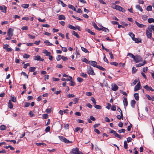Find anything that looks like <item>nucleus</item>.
<instances>
[{
    "instance_id": "de8ad7c7",
    "label": "nucleus",
    "mask_w": 154,
    "mask_h": 154,
    "mask_svg": "<svg viewBox=\"0 0 154 154\" xmlns=\"http://www.w3.org/2000/svg\"><path fill=\"white\" fill-rule=\"evenodd\" d=\"M82 61L85 63H86L89 64V61H88V60L86 58H84L82 59Z\"/></svg>"
},
{
    "instance_id": "6e6552de",
    "label": "nucleus",
    "mask_w": 154,
    "mask_h": 154,
    "mask_svg": "<svg viewBox=\"0 0 154 154\" xmlns=\"http://www.w3.org/2000/svg\"><path fill=\"white\" fill-rule=\"evenodd\" d=\"M89 64L91 65L92 66L97 67L98 66H97V63L94 61H89Z\"/></svg>"
},
{
    "instance_id": "412c9836",
    "label": "nucleus",
    "mask_w": 154,
    "mask_h": 154,
    "mask_svg": "<svg viewBox=\"0 0 154 154\" xmlns=\"http://www.w3.org/2000/svg\"><path fill=\"white\" fill-rule=\"evenodd\" d=\"M72 78L70 76H69L68 79H65L64 78H62V80L63 81H70L71 79H72Z\"/></svg>"
},
{
    "instance_id": "5701e85b",
    "label": "nucleus",
    "mask_w": 154,
    "mask_h": 154,
    "mask_svg": "<svg viewBox=\"0 0 154 154\" xmlns=\"http://www.w3.org/2000/svg\"><path fill=\"white\" fill-rule=\"evenodd\" d=\"M136 104V101L134 100H132L131 102V105L133 108H134Z\"/></svg>"
},
{
    "instance_id": "20e7f679",
    "label": "nucleus",
    "mask_w": 154,
    "mask_h": 154,
    "mask_svg": "<svg viewBox=\"0 0 154 154\" xmlns=\"http://www.w3.org/2000/svg\"><path fill=\"white\" fill-rule=\"evenodd\" d=\"M115 8L117 10L122 11L123 13L125 12V10L123 8L119 5H116Z\"/></svg>"
},
{
    "instance_id": "cd10ccee",
    "label": "nucleus",
    "mask_w": 154,
    "mask_h": 154,
    "mask_svg": "<svg viewBox=\"0 0 154 154\" xmlns=\"http://www.w3.org/2000/svg\"><path fill=\"white\" fill-rule=\"evenodd\" d=\"M134 97L135 99L137 100H139V96L138 93H135L134 94Z\"/></svg>"
},
{
    "instance_id": "37998d69",
    "label": "nucleus",
    "mask_w": 154,
    "mask_h": 154,
    "mask_svg": "<svg viewBox=\"0 0 154 154\" xmlns=\"http://www.w3.org/2000/svg\"><path fill=\"white\" fill-rule=\"evenodd\" d=\"M35 144H36V145L38 146H40L41 145H42L43 146L46 145V144H45V143H36Z\"/></svg>"
},
{
    "instance_id": "09e8293b",
    "label": "nucleus",
    "mask_w": 154,
    "mask_h": 154,
    "mask_svg": "<svg viewBox=\"0 0 154 154\" xmlns=\"http://www.w3.org/2000/svg\"><path fill=\"white\" fill-rule=\"evenodd\" d=\"M152 7L151 5H149L146 8V10L147 11H151L152 10Z\"/></svg>"
},
{
    "instance_id": "c85d7f7f",
    "label": "nucleus",
    "mask_w": 154,
    "mask_h": 154,
    "mask_svg": "<svg viewBox=\"0 0 154 154\" xmlns=\"http://www.w3.org/2000/svg\"><path fill=\"white\" fill-rule=\"evenodd\" d=\"M59 139L62 141L64 142L66 138L63 136H60L58 137Z\"/></svg>"
},
{
    "instance_id": "6e6d98bb",
    "label": "nucleus",
    "mask_w": 154,
    "mask_h": 154,
    "mask_svg": "<svg viewBox=\"0 0 154 154\" xmlns=\"http://www.w3.org/2000/svg\"><path fill=\"white\" fill-rule=\"evenodd\" d=\"M29 114L31 117H34L35 116L34 114L31 111L29 112Z\"/></svg>"
},
{
    "instance_id": "603ef678",
    "label": "nucleus",
    "mask_w": 154,
    "mask_h": 154,
    "mask_svg": "<svg viewBox=\"0 0 154 154\" xmlns=\"http://www.w3.org/2000/svg\"><path fill=\"white\" fill-rule=\"evenodd\" d=\"M59 1L60 2L61 5L63 7H65L66 6V5L61 0H59Z\"/></svg>"
},
{
    "instance_id": "ddd939ff",
    "label": "nucleus",
    "mask_w": 154,
    "mask_h": 154,
    "mask_svg": "<svg viewBox=\"0 0 154 154\" xmlns=\"http://www.w3.org/2000/svg\"><path fill=\"white\" fill-rule=\"evenodd\" d=\"M132 39L133 41H134L136 43H138L141 42V40L140 38H137L134 37L133 38H132Z\"/></svg>"
},
{
    "instance_id": "69168bd1",
    "label": "nucleus",
    "mask_w": 154,
    "mask_h": 154,
    "mask_svg": "<svg viewBox=\"0 0 154 154\" xmlns=\"http://www.w3.org/2000/svg\"><path fill=\"white\" fill-rule=\"evenodd\" d=\"M50 127L49 126H48L45 129V131L46 132H49L50 131Z\"/></svg>"
},
{
    "instance_id": "dca6fc26",
    "label": "nucleus",
    "mask_w": 154,
    "mask_h": 154,
    "mask_svg": "<svg viewBox=\"0 0 154 154\" xmlns=\"http://www.w3.org/2000/svg\"><path fill=\"white\" fill-rule=\"evenodd\" d=\"M123 102L124 106H127L128 105V102L127 99L126 97H123Z\"/></svg>"
},
{
    "instance_id": "2f4dec72",
    "label": "nucleus",
    "mask_w": 154,
    "mask_h": 154,
    "mask_svg": "<svg viewBox=\"0 0 154 154\" xmlns=\"http://www.w3.org/2000/svg\"><path fill=\"white\" fill-rule=\"evenodd\" d=\"M136 8L137 9L139 10L141 12L143 11V9L142 8L138 5H136Z\"/></svg>"
},
{
    "instance_id": "13d9d810",
    "label": "nucleus",
    "mask_w": 154,
    "mask_h": 154,
    "mask_svg": "<svg viewBox=\"0 0 154 154\" xmlns=\"http://www.w3.org/2000/svg\"><path fill=\"white\" fill-rule=\"evenodd\" d=\"M128 35L131 37L132 39L134 37L135 35L132 32H129Z\"/></svg>"
},
{
    "instance_id": "052dcab7",
    "label": "nucleus",
    "mask_w": 154,
    "mask_h": 154,
    "mask_svg": "<svg viewBox=\"0 0 154 154\" xmlns=\"http://www.w3.org/2000/svg\"><path fill=\"white\" fill-rule=\"evenodd\" d=\"M103 59L104 61L105 62H106L107 63H109L108 61V60L106 58V55L104 54V57H103Z\"/></svg>"
},
{
    "instance_id": "393cba45",
    "label": "nucleus",
    "mask_w": 154,
    "mask_h": 154,
    "mask_svg": "<svg viewBox=\"0 0 154 154\" xmlns=\"http://www.w3.org/2000/svg\"><path fill=\"white\" fill-rule=\"evenodd\" d=\"M58 19L59 20H65L66 17L63 15H59L58 17Z\"/></svg>"
},
{
    "instance_id": "e433bc0d",
    "label": "nucleus",
    "mask_w": 154,
    "mask_h": 154,
    "mask_svg": "<svg viewBox=\"0 0 154 154\" xmlns=\"http://www.w3.org/2000/svg\"><path fill=\"white\" fill-rule=\"evenodd\" d=\"M21 6L24 8H27L29 7V4H23Z\"/></svg>"
},
{
    "instance_id": "39448f33",
    "label": "nucleus",
    "mask_w": 154,
    "mask_h": 154,
    "mask_svg": "<svg viewBox=\"0 0 154 154\" xmlns=\"http://www.w3.org/2000/svg\"><path fill=\"white\" fill-rule=\"evenodd\" d=\"M142 58L141 57L139 56H136V57L135 56V58L134 59V61L136 63H137L140 62L142 61Z\"/></svg>"
},
{
    "instance_id": "6ab92c4d",
    "label": "nucleus",
    "mask_w": 154,
    "mask_h": 154,
    "mask_svg": "<svg viewBox=\"0 0 154 154\" xmlns=\"http://www.w3.org/2000/svg\"><path fill=\"white\" fill-rule=\"evenodd\" d=\"M143 88L147 91H149L150 90L152 91V89L151 87L148 86L147 85L146 86H143Z\"/></svg>"
},
{
    "instance_id": "4be33fe9",
    "label": "nucleus",
    "mask_w": 154,
    "mask_h": 154,
    "mask_svg": "<svg viewBox=\"0 0 154 154\" xmlns=\"http://www.w3.org/2000/svg\"><path fill=\"white\" fill-rule=\"evenodd\" d=\"M72 34L76 36L77 38H79L80 36L79 35V34L75 32L74 31H73L72 32Z\"/></svg>"
},
{
    "instance_id": "f03ea898",
    "label": "nucleus",
    "mask_w": 154,
    "mask_h": 154,
    "mask_svg": "<svg viewBox=\"0 0 154 154\" xmlns=\"http://www.w3.org/2000/svg\"><path fill=\"white\" fill-rule=\"evenodd\" d=\"M152 29H146V35L147 37L149 38L152 37ZM154 32V29H153Z\"/></svg>"
},
{
    "instance_id": "7c9ffc66",
    "label": "nucleus",
    "mask_w": 154,
    "mask_h": 154,
    "mask_svg": "<svg viewBox=\"0 0 154 154\" xmlns=\"http://www.w3.org/2000/svg\"><path fill=\"white\" fill-rule=\"evenodd\" d=\"M68 7L69 8L73 10L76 11V9L75 8L73 5H68Z\"/></svg>"
},
{
    "instance_id": "c756f323",
    "label": "nucleus",
    "mask_w": 154,
    "mask_h": 154,
    "mask_svg": "<svg viewBox=\"0 0 154 154\" xmlns=\"http://www.w3.org/2000/svg\"><path fill=\"white\" fill-rule=\"evenodd\" d=\"M44 43L46 45H53V44L50 43L48 40H46L44 41Z\"/></svg>"
},
{
    "instance_id": "79ce46f5",
    "label": "nucleus",
    "mask_w": 154,
    "mask_h": 154,
    "mask_svg": "<svg viewBox=\"0 0 154 154\" xmlns=\"http://www.w3.org/2000/svg\"><path fill=\"white\" fill-rule=\"evenodd\" d=\"M94 107L95 108L97 109H101V106H100L97 105L96 104L94 105Z\"/></svg>"
},
{
    "instance_id": "0eeeda50",
    "label": "nucleus",
    "mask_w": 154,
    "mask_h": 154,
    "mask_svg": "<svg viewBox=\"0 0 154 154\" xmlns=\"http://www.w3.org/2000/svg\"><path fill=\"white\" fill-rule=\"evenodd\" d=\"M141 86L140 85V82H138L137 85L135 86L134 88V91H136L141 88Z\"/></svg>"
},
{
    "instance_id": "b1692460",
    "label": "nucleus",
    "mask_w": 154,
    "mask_h": 154,
    "mask_svg": "<svg viewBox=\"0 0 154 154\" xmlns=\"http://www.w3.org/2000/svg\"><path fill=\"white\" fill-rule=\"evenodd\" d=\"M8 107L11 109L13 108V104L10 100H9V101L8 103Z\"/></svg>"
},
{
    "instance_id": "5fc2aeb1",
    "label": "nucleus",
    "mask_w": 154,
    "mask_h": 154,
    "mask_svg": "<svg viewBox=\"0 0 154 154\" xmlns=\"http://www.w3.org/2000/svg\"><path fill=\"white\" fill-rule=\"evenodd\" d=\"M93 94L92 92H87L85 93V95L87 96H91Z\"/></svg>"
},
{
    "instance_id": "3c124183",
    "label": "nucleus",
    "mask_w": 154,
    "mask_h": 154,
    "mask_svg": "<svg viewBox=\"0 0 154 154\" xmlns=\"http://www.w3.org/2000/svg\"><path fill=\"white\" fill-rule=\"evenodd\" d=\"M91 100L92 101L94 105H95L96 103V101L94 97H91Z\"/></svg>"
},
{
    "instance_id": "f704fd0d",
    "label": "nucleus",
    "mask_w": 154,
    "mask_h": 154,
    "mask_svg": "<svg viewBox=\"0 0 154 154\" xmlns=\"http://www.w3.org/2000/svg\"><path fill=\"white\" fill-rule=\"evenodd\" d=\"M81 48L82 50L85 52V53H87L89 52V51H88V50L86 48L82 47H81Z\"/></svg>"
},
{
    "instance_id": "a878e982",
    "label": "nucleus",
    "mask_w": 154,
    "mask_h": 154,
    "mask_svg": "<svg viewBox=\"0 0 154 154\" xmlns=\"http://www.w3.org/2000/svg\"><path fill=\"white\" fill-rule=\"evenodd\" d=\"M135 23L136 25L140 28H143L144 26V25H143L142 24H140L136 21H135Z\"/></svg>"
},
{
    "instance_id": "4c0bfd02",
    "label": "nucleus",
    "mask_w": 154,
    "mask_h": 154,
    "mask_svg": "<svg viewBox=\"0 0 154 154\" xmlns=\"http://www.w3.org/2000/svg\"><path fill=\"white\" fill-rule=\"evenodd\" d=\"M127 56H129L130 57L134 59L135 58V56L133 54L129 53L127 54Z\"/></svg>"
},
{
    "instance_id": "f3484780",
    "label": "nucleus",
    "mask_w": 154,
    "mask_h": 154,
    "mask_svg": "<svg viewBox=\"0 0 154 154\" xmlns=\"http://www.w3.org/2000/svg\"><path fill=\"white\" fill-rule=\"evenodd\" d=\"M146 63V61H144L143 63H140L138 64H136V66L137 67H140L142 66H143Z\"/></svg>"
},
{
    "instance_id": "8fccbe9b",
    "label": "nucleus",
    "mask_w": 154,
    "mask_h": 154,
    "mask_svg": "<svg viewBox=\"0 0 154 154\" xmlns=\"http://www.w3.org/2000/svg\"><path fill=\"white\" fill-rule=\"evenodd\" d=\"M81 75L85 78H87L88 77L87 75L84 72L82 73L81 74Z\"/></svg>"
},
{
    "instance_id": "f257e3e1",
    "label": "nucleus",
    "mask_w": 154,
    "mask_h": 154,
    "mask_svg": "<svg viewBox=\"0 0 154 154\" xmlns=\"http://www.w3.org/2000/svg\"><path fill=\"white\" fill-rule=\"evenodd\" d=\"M87 72L88 73L89 75H95V73L93 69L91 67H90L88 68L87 69Z\"/></svg>"
},
{
    "instance_id": "c9c22d12",
    "label": "nucleus",
    "mask_w": 154,
    "mask_h": 154,
    "mask_svg": "<svg viewBox=\"0 0 154 154\" xmlns=\"http://www.w3.org/2000/svg\"><path fill=\"white\" fill-rule=\"evenodd\" d=\"M148 21L149 23H154V19L153 18H150L148 19Z\"/></svg>"
},
{
    "instance_id": "58836bf2",
    "label": "nucleus",
    "mask_w": 154,
    "mask_h": 154,
    "mask_svg": "<svg viewBox=\"0 0 154 154\" xmlns=\"http://www.w3.org/2000/svg\"><path fill=\"white\" fill-rule=\"evenodd\" d=\"M6 129V126L5 125H2L0 126V130H4Z\"/></svg>"
},
{
    "instance_id": "0e129e2a",
    "label": "nucleus",
    "mask_w": 154,
    "mask_h": 154,
    "mask_svg": "<svg viewBox=\"0 0 154 154\" xmlns=\"http://www.w3.org/2000/svg\"><path fill=\"white\" fill-rule=\"evenodd\" d=\"M77 80L79 82H82L83 81V79L81 78L78 77L77 79Z\"/></svg>"
},
{
    "instance_id": "9b49d317",
    "label": "nucleus",
    "mask_w": 154,
    "mask_h": 154,
    "mask_svg": "<svg viewBox=\"0 0 154 154\" xmlns=\"http://www.w3.org/2000/svg\"><path fill=\"white\" fill-rule=\"evenodd\" d=\"M79 151V149L78 148H73L72 149V153L73 154H77Z\"/></svg>"
},
{
    "instance_id": "a19ab883",
    "label": "nucleus",
    "mask_w": 154,
    "mask_h": 154,
    "mask_svg": "<svg viewBox=\"0 0 154 154\" xmlns=\"http://www.w3.org/2000/svg\"><path fill=\"white\" fill-rule=\"evenodd\" d=\"M65 140L64 142L66 143H72V141H69L66 138L65 139Z\"/></svg>"
},
{
    "instance_id": "680f3d73",
    "label": "nucleus",
    "mask_w": 154,
    "mask_h": 154,
    "mask_svg": "<svg viewBox=\"0 0 154 154\" xmlns=\"http://www.w3.org/2000/svg\"><path fill=\"white\" fill-rule=\"evenodd\" d=\"M30 57V56L27 54H24L23 57L24 58H28Z\"/></svg>"
},
{
    "instance_id": "1a4fd4ad",
    "label": "nucleus",
    "mask_w": 154,
    "mask_h": 154,
    "mask_svg": "<svg viewBox=\"0 0 154 154\" xmlns=\"http://www.w3.org/2000/svg\"><path fill=\"white\" fill-rule=\"evenodd\" d=\"M34 59L35 60L43 61L44 59L41 58L40 56L37 55L34 57Z\"/></svg>"
},
{
    "instance_id": "f8f14e48",
    "label": "nucleus",
    "mask_w": 154,
    "mask_h": 154,
    "mask_svg": "<svg viewBox=\"0 0 154 154\" xmlns=\"http://www.w3.org/2000/svg\"><path fill=\"white\" fill-rule=\"evenodd\" d=\"M13 29H8L7 32L8 35L9 37H11L13 35Z\"/></svg>"
},
{
    "instance_id": "774afa93",
    "label": "nucleus",
    "mask_w": 154,
    "mask_h": 154,
    "mask_svg": "<svg viewBox=\"0 0 154 154\" xmlns=\"http://www.w3.org/2000/svg\"><path fill=\"white\" fill-rule=\"evenodd\" d=\"M90 118L91 120L93 121H95L96 120L95 118L92 116H90Z\"/></svg>"
},
{
    "instance_id": "9d476101",
    "label": "nucleus",
    "mask_w": 154,
    "mask_h": 154,
    "mask_svg": "<svg viewBox=\"0 0 154 154\" xmlns=\"http://www.w3.org/2000/svg\"><path fill=\"white\" fill-rule=\"evenodd\" d=\"M92 23L93 26H94V27L95 29H107V28L104 27L102 26V27L101 28H98L96 24L94 22H92Z\"/></svg>"
},
{
    "instance_id": "338daca9",
    "label": "nucleus",
    "mask_w": 154,
    "mask_h": 154,
    "mask_svg": "<svg viewBox=\"0 0 154 154\" xmlns=\"http://www.w3.org/2000/svg\"><path fill=\"white\" fill-rule=\"evenodd\" d=\"M30 104V103L26 102L25 103L24 107H27L29 106Z\"/></svg>"
},
{
    "instance_id": "4d7b16f0",
    "label": "nucleus",
    "mask_w": 154,
    "mask_h": 154,
    "mask_svg": "<svg viewBox=\"0 0 154 154\" xmlns=\"http://www.w3.org/2000/svg\"><path fill=\"white\" fill-rule=\"evenodd\" d=\"M124 147L125 149H127L128 148V144L126 140L124 142Z\"/></svg>"
},
{
    "instance_id": "423d86ee",
    "label": "nucleus",
    "mask_w": 154,
    "mask_h": 154,
    "mask_svg": "<svg viewBox=\"0 0 154 154\" xmlns=\"http://www.w3.org/2000/svg\"><path fill=\"white\" fill-rule=\"evenodd\" d=\"M9 45H4L3 48L6 50L7 51H12V49L11 48H9Z\"/></svg>"
},
{
    "instance_id": "bf43d9fd",
    "label": "nucleus",
    "mask_w": 154,
    "mask_h": 154,
    "mask_svg": "<svg viewBox=\"0 0 154 154\" xmlns=\"http://www.w3.org/2000/svg\"><path fill=\"white\" fill-rule=\"evenodd\" d=\"M110 63L111 65H113L115 66H117L118 65V63L116 62H111Z\"/></svg>"
},
{
    "instance_id": "72a5a7b5",
    "label": "nucleus",
    "mask_w": 154,
    "mask_h": 154,
    "mask_svg": "<svg viewBox=\"0 0 154 154\" xmlns=\"http://www.w3.org/2000/svg\"><path fill=\"white\" fill-rule=\"evenodd\" d=\"M88 33L91 34L93 35H95V34L94 32L92 31L91 29H86Z\"/></svg>"
},
{
    "instance_id": "2eb2a0df",
    "label": "nucleus",
    "mask_w": 154,
    "mask_h": 154,
    "mask_svg": "<svg viewBox=\"0 0 154 154\" xmlns=\"http://www.w3.org/2000/svg\"><path fill=\"white\" fill-rule=\"evenodd\" d=\"M118 86L115 84L112 85V90L114 91H116L118 90Z\"/></svg>"
},
{
    "instance_id": "49530a36",
    "label": "nucleus",
    "mask_w": 154,
    "mask_h": 154,
    "mask_svg": "<svg viewBox=\"0 0 154 154\" xmlns=\"http://www.w3.org/2000/svg\"><path fill=\"white\" fill-rule=\"evenodd\" d=\"M79 99L77 98H75L73 100V103L75 104H76L78 101Z\"/></svg>"
},
{
    "instance_id": "c03bdc74",
    "label": "nucleus",
    "mask_w": 154,
    "mask_h": 154,
    "mask_svg": "<svg viewBox=\"0 0 154 154\" xmlns=\"http://www.w3.org/2000/svg\"><path fill=\"white\" fill-rule=\"evenodd\" d=\"M5 141L7 142H13L14 144H15L16 143V141L14 140H6Z\"/></svg>"
},
{
    "instance_id": "4468645a",
    "label": "nucleus",
    "mask_w": 154,
    "mask_h": 154,
    "mask_svg": "<svg viewBox=\"0 0 154 154\" xmlns=\"http://www.w3.org/2000/svg\"><path fill=\"white\" fill-rule=\"evenodd\" d=\"M68 28L70 29H80V27L78 26H76L75 27L70 24L68 25Z\"/></svg>"
},
{
    "instance_id": "7ed1b4c3",
    "label": "nucleus",
    "mask_w": 154,
    "mask_h": 154,
    "mask_svg": "<svg viewBox=\"0 0 154 154\" xmlns=\"http://www.w3.org/2000/svg\"><path fill=\"white\" fill-rule=\"evenodd\" d=\"M110 133L111 134H113L115 137L118 138L120 139H122V136L117 134V133H116V131L114 130H110Z\"/></svg>"
},
{
    "instance_id": "bb28decb",
    "label": "nucleus",
    "mask_w": 154,
    "mask_h": 154,
    "mask_svg": "<svg viewBox=\"0 0 154 154\" xmlns=\"http://www.w3.org/2000/svg\"><path fill=\"white\" fill-rule=\"evenodd\" d=\"M43 53L45 54L46 56H50L51 54V53L50 52L46 50H44Z\"/></svg>"
},
{
    "instance_id": "864d4df0",
    "label": "nucleus",
    "mask_w": 154,
    "mask_h": 154,
    "mask_svg": "<svg viewBox=\"0 0 154 154\" xmlns=\"http://www.w3.org/2000/svg\"><path fill=\"white\" fill-rule=\"evenodd\" d=\"M72 17L73 18H75V19L77 20H80V21H82L83 20L82 19H81L79 17H75L74 15H72Z\"/></svg>"
},
{
    "instance_id": "e2e57ef3",
    "label": "nucleus",
    "mask_w": 154,
    "mask_h": 154,
    "mask_svg": "<svg viewBox=\"0 0 154 154\" xmlns=\"http://www.w3.org/2000/svg\"><path fill=\"white\" fill-rule=\"evenodd\" d=\"M11 100L14 102L16 101V98L14 97H11Z\"/></svg>"
},
{
    "instance_id": "a18cd8bd",
    "label": "nucleus",
    "mask_w": 154,
    "mask_h": 154,
    "mask_svg": "<svg viewBox=\"0 0 154 154\" xmlns=\"http://www.w3.org/2000/svg\"><path fill=\"white\" fill-rule=\"evenodd\" d=\"M62 56L59 55L56 57V60L57 61H59L62 59Z\"/></svg>"
},
{
    "instance_id": "473e14b6",
    "label": "nucleus",
    "mask_w": 154,
    "mask_h": 154,
    "mask_svg": "<svg viewBox=\"0 0 154 154\" xmlns=\"http://www.w3.org/2000/svg\"><path fill=\"white\" fill-rule=\"evenodd\" d=\"M36 68L34 67H31L29 68V70L30 72H33L35 70Z\"/></svg>"
},
{
    "instance_id": "ea45409f",
    "label": "nucleus",
    "mask_w": 154,
    "mask_h": 154,
    "mask_svg": "<svg viewBox=\"0 0 154 154\" xmlns=\"http://www.w3.org/2000/svg\"><path fill=\"white\" fill-rule=\"evenodd\" d=\"M97 68L102 71H104L105 70V69L104 68L100 66H97Z\"/></svg>"
},
{
    "instance_id": "aec40b11",
    "label": "nucleus",
    "mask_w": 154,
    "mask_h": 154,
    "mask_svg": "<svg viewBox=\"0 0 154 154\" xmlns=\"http://www.w3.org/2000/svg\"><path fill=\"white\" fill-rule=\"evenodd\" d=\"M120 115H118L117 116V118L119 120H120L121 119H123V116L122 111H121V112H120Z\"/></svg>"
},
{
    "instance_id": "a211bd4d",
    "label": "nucleus",
    "mask_w": 154,
    "mask_h": 154,
    "mask_svg": "<svg viewBox=\"0 0 154 154\" xmlns=\"http://www.w3.org/2000/svg\"><path fill=\"white\" fill-rule=\"evenodd\" d=\"M7 8L5 6H4V8L1 6H0V10L2 11L3 12L6 13V12Z\"/></svg>"
}]
</instances>
